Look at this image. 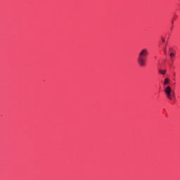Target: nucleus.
<instances>
[{
  "label": "nucleus",
  "instance_id": "3",
  "mask_svg": "<svg viewBox=\"0 0 180 180\" xmlns=\"http://www.w3.org/2000/svg\"><path fill=\"white\" fill-rule=\"evenodd\" d=\"M160 74H162V75H165V72H167V70H159Z\"/></svg>",
  "mask_w": 180,
  "mask_h": 180
},
{
  "label": "nucleus",
  "instance_id": "5",
  "mask_svg": "<svg viewBox=\"0 0 180 180\" xmlns=\"http://www.w3.org/2000/svg\"><path fill=\"white\" fill-rule=\"evenodd\" d=\"M167 44H168V41L166 42L165 46L163 49L165 54H167Z\"/></svg>",
  "mask_w": 180,
  "mask_h": 180
},
{
  "label": "nucleus",
  "instance_id": "10",
  "mask_svg": "<svg viewBox=\"0 0 180 180\" xmlns=\"http://www.w3.org/2000/svg\"><path fill=\"white\" fill-rule=\"evenodd\" d=\"M170 29H171V30H172L173 27H172Z\"/></svg>",
  "mask_w": 180,
  "mask_h": 180
},
{
  "label": "nucleus",
  "instance_id": "6",
  "mask_svg": "<svg viewBox=\"0 0 180 180\" xmlns=\"http://www.w3.org/2000/svg\"><path fill=\"white\" fill-rule=\"evenodd\" d=\"M161 39H162V43H164L165 41V38L164 37H162Z\"/></svg>",
  "mask_w": 180,
  "mask_h": 180
},
{
  "label": "nucleus",
  "instance_id": "4",
  "mask_svg": "<svg viewBox=\"0 0 180 180\" xmlns=\"http://www.w3.org/2000/svg\"><path fill=\"white\" fill-rule=\"evenodd\" d=\"M168 84H169V79L165 78L164 85H168Z\"/></svg>",
  "mask_w": 180,
  "mask_h": 180
},
{
  "label": "nucleus",
  "instance_id": "8",
  "mask_svg": "<svg viewBox=\"0 0 180 180\" xmlns=\"http://www.w3.org/2000/svg\"><path fill=\"white\" fill-rule=\"evenodd\" d=\"M172 25H174V20H172Z\"/></svg>",
  "mask_w": 180,
  "mask_h": 180
},
{
  "label": "nucleus",
  "instance_id": "1",
  "mask_svg": "<svg viewBox=\"0 0 180 180\" xmlns=\"http://www.w3.org/2000/svg\"><path fill=\"white\" fill-rule=\"evenodd\" d=\"M148 49H143L138 55V64L140 67H146L147 64V57H148Z\"/></svg>",
  "mask_w": 180,
  "mask_h": 180
},
{
  "label": "nucleus",
  "instance_id": "2",
  "mask_svg": "<svg viewBox=\"0 0 180 180\" xmlns=\"http://www.w3.org/2000/svg\"><path fill=\"white\" fill-rule=\"evenodd\" d=\"M165 92L167 98H169V101H172V99L175 98V91H172V89L169 86L165 88Z\"/></svg>",
  "mask_w": 180,
  "mask_h": 180
},
{
  "label": "nucleus",
  "instance_id": "7",
  "mask_svg": "<svg viewBox=\"0 0 180 180\" xmlns=\"http://www.w3.org/2000/svg\"><path fill=\"white\" fill-rule=\"evenodd\" d=\"M169 56H170V57H174L175 53H170Z\"/></svg>",
  "mask_w": 180,
  "mask_h": 180
},
{
  "label": "nucleus",
  "instance_id": "9",
  "mask_svg": "<svg viewBox=\"0 0 180 180\" xmlns=\"http://www.w3.org/2000/svg\"><path fill=\"white\" fill-rule=\"evenodd\" d=\"M172 48H170V49H169V51H172Z\"/></svg>",
  "mask_w": 180,
  "mask_h": 180
}]
</instances>
